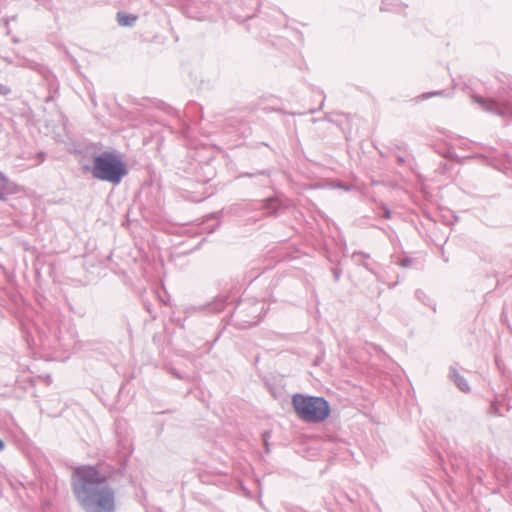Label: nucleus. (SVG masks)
I'll return each instance as SVG.
<instances>
[{
    "label": "nucleus",
    "instance_id": "obj_1",
    "mask_svg": "<svg viewBox=\"0 0 512 512\" xmlns=\"http://www.w3.org/2000/svg\"><path fill=\"white\" fill-rule=\"evenodd\" d=\"M109 476L100 465L73 468L71 486L78 503L86 512H114L115 495L108 486Z\"/></svg>",
    "mask_w": 512,
    "mask_h": 512
},
{
    "label": "nucleus",
    "instance_id": "obj_2",
    "mask_svg": "<svg viewBox=\"0 0 512 512\" xmlns=\"http://www.w3.org/2000/svg\"><path fill=\"white\" fill-rule=\"evenodd\" d=\"M292 406L297 417L307 423L323 422L331 414L329 403L322 397L295 394Z\"/></svg>",
    "mask_w": 512,
    "mask_h": 512
},
{
    "label": "nucleus",
    "instance_id": "obj_3",
    "mask_svg": "<svg viewBox=\"0 0 512 512\" xmlns=\"http://www.w3.org/2000/svg\"><path fill=\"white\" fill-rule=\"evenodd\" d=\"M127 172L126 164L116 153L106 151L94 158L92 174L99 180L118 184Z\"/></svg>",
    "mask_w": 512,
    "mask_h": 512
},
{
    "label": "nucleus",
    "instance_id": "obj_4",
    "mask_svg": "<svg viewBox=\"0 0 512 512\" xmlns=\"http://www.w3.org/2000/svg\"><path fill=\"white\" fill-rule=\"evenodd\" d=\"M117 21L121 26H132L138 19L136 15L125 14L122 12L117 13Z\"/></svg>",
    "mask_w": 512,
    "mask_h": 512
},
{
    "label": "nucleus",
    "instance_id": "obj_5",
    "mask_svg": "<svg viewBox=\"0 0 512 512\" xmlns=\"http://www.w3.org/2000/svg\"><path fill=\"white\" fill-rule=\"evenodd\" d=\"M456 382H457L458 387L462 391L465 392V391L469 390L468 384L465 382V380L462 377L458 376Z\"/></svg>",
    "mask_w": 512,
    "mask_h": 512
},
{
    "label": "nucleus",
    "instance_id": "obj_6",
    "mask_svg": "<svg viewBox=\"0 0 512 512\" xmlns=\"http://www.w3.org/2000/svg\"><path fill=\"white\" fill-rule=\"evenodd\" d=\"M4 448V443L2 440H0V451Z\"/></svg>",
    "mask_w": 512,
    "mask_h": 512
},
{
    "label": "nucleus",
    "instance_id": "obj_7",
    "mask_svg": "<svg viewBox=\"0 0 512 512\" xmlns=\"http://www.w3.org/2000/svg\"><path fill=\"white\" fill-rule=\"evenodd\" d=\"M1 198H2V197L0 196V199H1Z\"/></svg>",
    "mask_w": 512,
    "mask_h": 512
}]
</instances>
